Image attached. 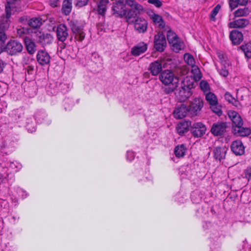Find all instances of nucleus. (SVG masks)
Instances as JSON below:
<instances>
[{"label": "nucleus", "instance_id": "1", "mask_svg": "<svg viewBox=\"0 0 251 251\" xmlns=\"http://www.w3.org/2000/svg\"><path fill=\"white\" fill-rule=\"evenodd\" d=\"M69 25L75 34V39L79 42H82L85 38V33L83 31L84 26L77 20H71L69 22Z\"/></svg>", "mask_w": 251, "mask_h": 251}, {"label": "nucleus", "instance_id": "2", "mask_svg": "<svg viewBox=\"0 0 251 251\" xmlns=\"http://www.w3.org/2000/svg\"><path fill=\"white\" fill-rule=\"evenodd\" d=\"M23 50L22 43L15 40H10L5 45V50L10 55H16Z\"/></svg>", "mask_w": 251, "mask_h": 251}, {"label": "nucleus", "instance_id": "3", "mask_svg": "<svg viewBox=\"0 0 251 251\" xmlns=\"http://www.w3.org/2000/svg\"><path fill=\"white\" fill-rule=\"evenodd\" d=\"M203 106V101L201 98H196L190 103L188 106L189 110V116L195 117L198 116Z\"/></svg>", "mask_w": 251, "mask_h": 251}, {"label": "nucleus", "instance_id": "4", "mask_svg": "<svg viewBox=\"0 0 251 251\" xmlns=\"http://www.w3.org/2000/svg\"><path fill=\"white\" fill-rule=\"evenodd\" d=\"M35 37L37 43L40 44L43 48L51 44L54 39L51 34L41 31L35 32Z\"/></svg>", "mask_w": 251, "mask_h": 251}, {"label": "nucleus", "instance_id": "5", "mask_svg": "<svg viewBox=\"0 0 251 251\" xmlns=\"http://www.w3.org/2000/svg\"><path fill=\"white\" fill-rule=\"evenodd\" d=\"M168 41L172 46L173 50L176 52L181 50V45L177 35L172 30H169L167 33Z\"/></svg>", "mask_w": 251, "mask_h": 251}, {"label": "nucleus", "instance_id": "6", "mask_svg": "<svg viewBox=\"0 0 251 251\" xmlns=\"http://www.w3.org/2000/svg\"><path fill=\"white\" fill-rule=\"evenodd\" d=\"M6 16H1L0 18V39L6 40L7 36L5 31L7 30L10 25L9 18L11 15V12L5 11Z\"/></svg>", "mask_w": 251, "mask_h": 251}, {"label": "nucleus", "instance_id": "7", "mask_svg": "<svg viewBox=\"0 0 251 251\" xmlns=\"http://www.w3.org/2000/svg\"><path fill=\"white\" fill-rule=\"evenodd\" d=\"M159 78L160 81L165 85H169L174 83L175 81L178 82V78L175 77L173 72L169 70L162 71L159 75Z\"/></svg>", "mask_w": 251, "mask_h": 251}, {"label": "nucleus", "instance_id": "8", "mask_svg": "<svg viewBox=\"0 0 251 251\" xmlns=\"http://www.w3.org/2000/svg\"><path fill=\"white\" fill-rule=\"evenodd\" d=\"M154 48L158 51L163 52L166 47V37L163 33L159 32L154 37Z\"/></svg>", "mask_w": 251, "mask_h": 251}, {"label": "nucleus", "instance_id": "9", "mask_svg": "<svg viewBox=\"0 0 251 251\" xmlns=\"http://www.w3.org/2000/svg\"><path fill=\"white\" fill-rule=\"evenodd\" d=\"M132 24H134L135 30L139 33H144L146 32L148 23L147 20L142 17H137L134 20H132Z\"/></svg>", "mask_w": 251, "mask_h": 251}, {"label": "nucleus", "instance_id": "10", "mask_svg": "<svg viewBox=\"0 0 251 251\" xmlns=\"http://www.w3.org/2000/svg\"><path fill=\"white\" fill-rule=\"evenodd\" d=\"M112 9L114 14L120 17L125 16L127 12L124 0H118L113 2Z\"/></svg>", "mask_w": 251, "mask_h": 251}, {"label": "nucleus", "instance_id": "11", "mask_svg": "<svg viewBox=\"0 0 251 251\" xmlns=\"http://www.w3.org/2000/svg\"><path fill=\"white\" fill-rule=\"evenodd\" d=\"M173 114L176 119H182L186 116H189V108L186 104H181L179 106L176 108Z\"/></svg>", "mask_w": 251, "mask_h": 251}, {"label": "nucleus", "instance_id": "12", "mask_svg": "<svg viewBox=\"0 0 251 251\" xmlns=\"http://www.w3.org/2000/svg\"><path fill=\"white\" fill-rule=\"evenodd\" d=\"M229 38L233 45L240 44L244 39L243 33L237 29L232 30L230 32Z\"/></svg>", "mask_w": 251, "mask_h": 251}, {"label": "nucleus", "instance_id": "13", "mask_svg": "<svg viewBox=\"0 0 251 251\" xmlns=\"http://www.w3.org/2000/svg\"><path fill=\"white\" fill-rule=\"evenodd\" d=\"M36 59L40 65L44 66L50 63V57L47 51L40 50L37 52Z\"/></svg>", "mask_w": 251, "mask_h": 251}, {"label": "nucleus", "instance_id": "14", "mask_svg": "<svg viewBox=\"0 0 251 251\" xmlns=\"http://www.w3.org/2000/svg\"><path fill=\"white\" fill-rule=\"evenodd\" d=\"M177 92H176V94L179 100L181 101H184L188 100L192 94L191 91L181 85L178 90H177Z\"/></svg>", "mask_w": 251, "mask_h": 251}, {"label": "nucleus", "instance_id": "15", "mask_svg": "<svg viewBox=\"0 0 251 251\" xmlns=\"http://www.w3.org/2000/svg\"><path fill=\"white\" fill-rule=\"evenodd\" d=\"M57 39L60 42H64L68 36V28L64 24L59 25L56 30Z\"/></svg>", "mask_w": 251, "mask_h": 251}, {"label": "nucleus", "instance_id": "16", "mask_svg": "<svg viewBox=\"0 0 251 251\" xmlns=\"http://www.w3.org/2000/svg\"><path fill=\"white\" fill-rule=\"evenodd\" d=\"M249 21L247 19L240 18L228 23L230 28H243L249 24Z\"/></svg>", "mask_w": 251, "mask_h": 251}, {"label": "nucleus", "instance_id": "17", "mask_svg": "<svg viewBox=\"0 0 251 251\" xmlns=\"http://www.w3.org/2000/svg\"><path fill=\"white\" fill-rule=\"evenodd\" d=\"M148 70L150 71L151 75L153 76H156L162 72V66L161 62L159 60H156L150 63Z\"/></svg>", "mask_w": 251, "mask_h": 251}, {"label": "nucleus", "instance_id": "18", "mask_svg": "<svg viewBox=\"0 0 251 251\" xmlns=\"http://www.w3.org/2000/svg\"><path fill=\"white\" fill-rule=\"evenodd\" d=\"M147 49L148 46L147 44L143 42H140L132 48L131 53L133 56H139L141 54L144 53L147 50Z\"/></svg>", "mask_w": 251, "mask_h": 251}, {"label": "nucleus", "instance_id": "19", "mask_svg": "<svg viewBox=\"0 0 251 251\" xmlns=\"http://www.w3.org/2000/svg\"><path fill=\"white\" fill-rule=\"evenodd\" d=\"M232 151L236 155H240L244 153V147L242 142L240 140H235L231 145Z\"/></svg>", "mask_w": 251, "mask_h": 251}, {"label": "nucleus", "instance_id": "20", "mask_svg": "<svg viewBox=\"0 0 251 251\" xmlns=\"http://www.w3.org/2000/svg\"><path fill=\"white\" fill-rule=\"evenodd\" d=\"M232 127L233 134L237 136L245 137L250 135L251 133V129L249 127L246 126Z\"/></svg>", "mask_w": 251, "mask_h": 251}, {"label": "nucleus", "instance_id": "21", "mask_svg": "<svg viewBox=\"0 0 251 251\" xmlns=\"http://www.w3.org/2000/svg\"><path fill=\"white\" fill-rule=\"evenodd\" d=\"M227 149L225 146L217 147L213 151L214 157L219 161L225 158Z\"/></svg>", "mask_w": 251, "mask_h": 251}, {"label": "nucleus", "instance_id": "22", "mask_svg": "<svg viewBox=\"0 0 251 251\" xmlns=\"http://www.w3.org/2000/svg\"><path fill=\"white\" fill-rule=\"evenodd\" d=\"M26 49L28 53L33 54L36 51V45L35 43L29 37L25 36L24 38Z\"/></svg>", "mask_w": 251, "mask_h": 251}, {"label": "nucleus", "instance_id": "23", "mask_svg": "<svg viewBox=\"0 0 251 251\" xmlns=\"http://www.w3.org/2000/svg\"><path fill=\"white\" fill-rule=\"evenodd\" d=\"M143 10H136L135 8H131L128 10L126 12L127 14L125 16L127 22L129 24H131L132 20H134L137 19L138 15H140L141 12Z\"/></svg>", "mask_w": 251, "mask_h": 251}, {"label": "nucleus", "instance_id": "24", "mask_svg": "<svg viewBox=\"0 0 251 251\" xmlns=\"http://www.w3.org/2000/svg\"><path fill=\"white\" fill-rule=\"evenodd\" d=\"M191 131L194 136L200 137L205 134V126H191Z\"/></svg>", "mask_w": 251, "mask_h": 251}, {"label": "nucleus", "instance_id": "25", "mask_svg": "<svg viewBox=\"0 0 251 251\" xmlns=\"http://www.w3.org/2000/svg\"><path fill=\"white\" fill-rule=\"evenodd\" d=\"M72 9V0H64L62 11L64 15L67 16L69 15Z\"/></svg>", "mask_w": 251, "mask_h": 251}, {"label": "nucleus", "instance_id": "26", "mask_svg": "<svg viewBox=\"0 0 251 251\" xmlns=\"http://www.w3.org/2000/svg\"><path fill=\"white\" fill-rule=\"evenodd\" d=\"M186 151L187 148L185 146L184 144H181L175 147L174 153L177 157L180 158L184 156Z\"/></svg>", "mask_w": 251, "mask_h": 251}, {"label": "nucleus", "instance_id": "27", "mask_svg": "<svg viewBox=\"0 0 251 251\" xmlns=\"http://www.w3.org/2000/svg\"><path fill=\"white\" fill-rule=\"evenodd\" d=\"M109 0H100L98 4V12L99 14L104 16L106 10V4Z\"/></svg>", "mask_w": 251, "mask_h": 251}, {"label": "nucleus", "instance_id": "28", "mask_svg": "<svg viewBox=\"0 0 251 251\" xmlns=\"http://www.w3.org/2000/svg\"><path fill=\"white\" fill-rule=\"evenodd\" d=\"M196 83V82L193 78L187 77L185 79L181 81V85L191 91L192 89L195 88Z\"/></svg>", "mask_w": 251, "mask_h": 251}, {"label": "nucleus", "instance_id": "29", "mask_svg": "<svg viewBox=\"0 0 251 251\" xmlns=\"http://www.w3.org/2000/svg\"><path fill=\"white\" fill-rule=\"evenodd\" d=\"M205 99L210 105H214L215 104H218L216 96L212 92H208L205 94Z\"/></svg>", "mask_w": 251, "mask_h": 251}, {"label": "nucleus", "instance_id": "30", "mask_svg": "<svg viewBox=\"0 0 251 251\" xmlns=\"http://www.w3.org/2000/svg\"><path fill=\"white\" fill-rule=\"evenodd\" d=\"M5 11L11 12L12 8H15L19 4L20 0H6Z\"/></svg>", "mask_w": 251, "mask_h": 251}, {"label": "nucleus", "instance_id": "31", "mask_svg": "<svg viewBox=\"0 0 251 251\" xmlns=\"http://www.w3.org/2000/svg\"><path fill=\"white\" fill-rule=\"evenodd\" d=\"M250 13V9L247 7L239 8L233 13L235 17L246 16Z\"/></svg>", "mask_w": 251, "mask_h": 251}, {"label": "nucleus", "instance_id": "32", "mask_svg": "<svg viewBox=\"0 0 251 251\" xmlns=\"http://www.w3.org/2000/svg\"><path fill=\"white\" fill-rule=\"evenodd\" d=\"M226 126H212L211 133L214 136H222L226 132Z\"/></svg>", "mask_w": 251, "mask_h": 251}, {"label": "nucleus", "instance_id": "33", "mask_svg": "<svg viewBox=\"0 0 251 251\" xmlns=\"http://www.w3.org/2000/svg\"><path fill=\"white\" fill-rule=\"evenodd\" d=\"M240 49L244 52L247 58H251V43H248L240 47Z\"/></svg>", "mask_w": 251, "mask_h": 251}, {"label": "nucleus", "instance_id": "34", "mask_svg": "<svg viewBox=\"0 0 251 251\" xmlns=\"http://www.w3.org/2000/svg\"><path fill=\"white\" fill-rule=\"evenodd\" d=\"M27 23L29 26L33 28H37L42 24L41 19L38 18L31 19L28 21Z\"/></svg>", "mask_w": 251, "mask_h": 251}, {"label": "nucleus", "instance_id": "35", "mask_svg": "<svg viewBox=\"0 0 251 251\" xmlns=\"http://www.w3.org/2000/svg\"><path fill=\"white\" fill-rule=\"evenodd\" d=\"M22 167V164L16 161L10 162L9 168L13 173L18 172L21 169Z\"/></svg>", "mask_w": 251, "mask_h": 251}, {"label": "nucleus", "instance_id": "36", "mask_svg": "<svg viewBox=\"0 0 251 251\" xmlns=\"http://www.w3.org/2000/svg\"><path fill=\"white\" fill-rule=\"evenodd\" d=\"M126 3L132 8L136 10H143V6L134 0H126Z\"/></svg>", "mask_w": 251, "mask_h": 251}, {"label": "nucleus", "instance_id": "37", "mask_svg": "<svg viewBox=\"0 0 251 251\" xmlns=\"http://www.w3.org/2000/svg\"><path fill=\"white\" fill-rule=\"evenodd\" d=\"M172 86L167 87L163 88V91L166 94L172 93L178 87V81H175L174 83H171Z\"/></svg>", "mask_w": 251, "mask_h": 251}, {"label": "nucleus", "instance_id": "38", "mask_svg": "<svg viewBox=\"0 0 251 251\" xmlns=\"http://www.w3.org/2000/svg\"><path fill=\"white\" fill-rule=\"evenodd\" d=\"M225 98L229 103H232L235 106H237V103L238 101L233 97L230 93L228 92H226L225 94Z\"/></svg>", "mask_w": 251, "mask_h": 251}, {"label": "nucleus", "instance_id": "39", "mask_svg": "<svg viewBox=\"0 0 251 251\" xmlns=\"http://www.w3.org/2000/svg\"><path fill=\"white\" fill-rule=\"evenodd\" d=\"M200 86L201 90L206 94V93L210 92V87L208 83L205 80H202L201 81Z\"/></svg>", "mask_w": 251, "mask_h": 251}, {"label": "nucleus", "instance_id": "40", "mask_svg": "<svg viewBox=\"0 0 251 251\" xmlns=\"http://www.w3.org/2000/svg\"><path fill=\"white\" fill-rule=\"evenodd\" d=\"M192 73L195 75V77L197 79H200L201 77V75L200 69L195 65L192 66Z\"/></svg>", "mask_w": 251, "mask_h": 251}, {"label": "nucleus", "instance_id": "41", "mask_svg": "<svg viewBox=\"0 0 251 251\" xmlns=\"http://www.w3.org/2000/svg\"><path fill=\"white\" fill-rule=\"evenodd\" d=\"M210 108L214 113L217 114L218 116H220L222 114L223 112L220 105L215 104L213 106L210 105Z\"/></svg>", "mask_w": 251, "mask_h": 251}, {"label": "nucleus", "instance_id": "42", "mask_svg": "<svg viewBox=\"0 0 251 251\" xmlns=\"http://www.w3.org/2000/svg\"><path fill=\"white\" fill-rule=\"evenodd\" d=\"M221 6L220 4H217L212 10L210 14V19L211 21H215V16L218 13Z\"/></svg>", "mask_w": 251, "mask_h": 251}, {"label": "nucleus", "instance_id": "43", "mask_svg": "<svg viewBox=\"0 0 251 251\" xmlns=\"http://www.w3.org/2000/svg\"><path fill=\"white\" fill-rule=\"evenodd\" d=\"M184 58L185 62L187 63L188 65L191 66H194L195 65V59L192 55L189 53L185 54Z\"/></svg>", "mask_w": 251, "mask_h": 251}, {"label": "nucleus", "instance_id": "44", "mask_svg": "<svg viewBox=\"0 0 251 251\" xmlns=\"http://www.w3.org/2000/svg\"><path fill=\"white\" fill-rule=\"evenodd\" d=\"M234 126H243V120L239 113L237 114L234 120L232 121Z\"/></svg>", "mask_w": 251, "mask_h": 251}, {"label": "nucleus", "instance_id": "45", "mask_svg": "<svg viewBox=\"0 0 251 251\" xmlns=\"http://www.w3.org/2000/svg\"><path fill=\"white\" fill-rule=\"evenodd\" d=\"M189 126H177L176 130L180 135H183L189 130Z\"/></svg>", "mask_w": 251, "mask_h": 251}, {"label": "nucleus", "instance_id": "46", "mask_svg": "<svg viewBox=\"0 0 251 251\" xmlns=\"http://www.w3.org/2000/svg\"><path fill=\"white\" fill-rule=\"evenodd\" d=\"M151 18L153 23L155 24L160 23L163 20L162 17L155 13H153V15H151Z\"/></svg>", "mask_w": 251, "mask_h": 251}, {"label": "nucleus", "instance_id": "47", "mask_svg": "<svg viewBox=\"0 0 251 251\" xmlns=\"http://www.w3.org/2000/svg\"><path fill=\"white\" fill-rule=\"evenodd\" d=\"M148 2L154 5L157 8H160L162 5V1L160 0H148Z\"/></svg>", "mask_w": 251, "mask_h": 251}, {"label": "nucleus", "instance_id": "48", "mask_svg": "<svg viewBox=\"0 0 251 251\" xmlns=\"http://www.w3.org/2000/svg\"><path fill=\"white\" fill-rule=\"evenodd\" d=\"M228 3L231 11L237 7L239 4L238 0H229Z\"/></svg>", "mask_w": 251, "mask_h": 251}, {"label": "nucleus", "instance_id": "49", "mask_svg": "<svg viewBox=\"0 0 251 251\" xmlns=\"http://www.w3.org/2000/svg\"><path fill=\"white\" fill-rule=\"evenodd\" d=\"M220 75L224 77H226L228 75V72L226 69L225 66H222L221 69L219 70Z\"/></svg>", "mask_w": 251, "mask_h": 251}, {"label": "nucleus", "instance_id": "50", "mask_svg": "<svg viewBox=\"0 0 251 251\" xmlns=\"http://www.w3.org/2000/svg\"><path fill=\"white\" fill-rule=\"evenodd\" d=\"M245 176L248 181H251V167L247 168L245 171Z\"/></svg>", "mask_w": 251, "mask_h": 251}, {"label": "nucleus", "instance_id": "51", "mask_svg": "<svg viewBox=\"0 0 251 251\" xmlns=\"http://www.w3.org/2000/svg\"><path fill=\"white\" fill-rule=\"evenodd\" d=\"M135 157L134 153L132 151H127L126 152V159L127 160L131 161L134 159Z\"/></svg>", "mask_w": 251, "mask_h": 251}, {"label": "nucleus", "instance_id": "52", "mask_svg": "<svg viewBox=\"0 0 251 251\" xmlns=\"http://www.w3.org/2000/svg\"><path fill=\"white\" fill-rule=\"evenodd\" d=\"M238 113V112L233 110H229L228 112V117L231 121L234 120Z\"/></svg>", "mask_w": 251, "mask_h": 251}, {"label": "nucleus", "instance_id": "53", "mask_svg": "<svg viewBox=\"0 0 251 251\" xmlns=\"http://www.w3.org/2000/svg\"><path fill=\"white\" fill-rule=\"evenodd\" d=\"M26 72L27 73V74L29 75H33L34 72V67L32 65H28L25 68Z\"/></svg>", "mask_w": 251, "mask_h": 251}, {"label": "nucleus", "instance_id": "54", "mask_svg": "<svg viewBox=\"0 0 251 251\" xmlns=\"http://www.w3.org/2000/svg\"><path fill=\"white\" fill-rule=\"evenodd\" d=\"M18 193L20 196H21L23 199L25 198L27 196V193L21 188H19L18 190Z\"/></svg>", "mask_w": 251, "mask_h": 251}, {"label": "nucleus", "instance_id": "55", "mask_svg": "<svg viewBox=\"0 0 251 251\" xmlns=\"http://www.w3.org/2000/svg\"><path fill=\"white\" fill-rule=\"evenodd\" d=\"M70 42L67 41L66 43H64V42H61L62 43L59 44V47L61 50L64 49L66 48L67 45L69 44L71 42H72L73 40V37L71 36L70 38Z\"/></svg>", "mask_w": 251, "mask_h": 251}, {"label": "nucleus", "instance_id": "56", "mask_svg": "<svg viewBox=\"0 0 251 251\" xmlns=\"http://www.w3.org/2000/svg\"><path fill=\"white\" fill-rule=\"evenodd\" d=\"M6 40L0 39V54L5 50V42Z\"/></svg>", "mask_w": 251, "mask_h": 251}, {"label": "nucleus", "instance_id": "57", "mask_svg": "<svg viewBox=\"0 0 251 251\" xmlns=\"http://www.w3.org/2000/svg\"><path fill=\"white\" fill-rule=\"evenodd\" d=\"M88 0H78L77 5L79 7H82L87 4Z\"/></svg>", "mask_w": 251, "mask_h": 251}, {"label": "nucleus", "instance_id": "58", "mask_svg": "<svg viewBox=\"0 0 251 251\" xmlns=\"http://www.w3.org/2000/svg\"><path fill=\"white\" fill-rule=\"evenodd\" d=\"M59 0H50V4L52 7H57Z\"/></svg>", "mask_w": 251, "mask_h": 251}, {"label": "nucleus", "instance_id": "59", "mask_svg": "<svg viewBox=\"0 0 251 251\" xmlns=\"http://www.w3.org/2000/svg\"><path fill=\"white\" fill-rule=\"evenodd\" d=\"M27 128H26V130L29 133H33V132H35L36 130V128L35 126H27Z\"/></svg>", "mask_w": 251, "mask_h": 251}, {"label": "nucleus", "instance_id": "60", "mask_svg": "<svg viewBox=\"0 0 251 251\" xmlns=\"http://www.w3.org/2000/svg\"><path fill=\"white\" fill-rule=\"evenodd\" d=\"M5 65L6 63H5L2 60H0V73L2 72Z\"/></svg>", "mask_w": 251, "mask_h": 251}, {"label": "nucleus", "instance_id": "61", "mask_svg": "<svg viewBox=\"0 0 251 251\" xmlns=\"http://www.w3.org/2000/svg\"><path fill=\"white\" fill-rule=\"evenodd\" d=\"M27 21V16H23V17H20L19 19V22L21 23H23V24L25 23Z\"/></svg>", "mask_w": 251, "mask_h": 251}, {"label": "nucleus", "instance_id": "62", "mask_svg": "<svg viewBox=\"0 0 251 251\" xmlns=\"http://www.w3.org/2000/svg\"><path fill=\"white\" fill-rule=\"evenodd\" d=\"M18 219L19 217L17 216H13L11 217V218L9 219V220L11 222L14 223Z\"/></svg>", "mask_w": 251, "mask_h": 251}, {"label": "nucleus", "instance_id": "63", "mask_svg": "<svg viewBox=\"0 0 251 251\" xmlns=\"http://www.w3.org/2000/svg\"><path fill=\"white\" fill-rule=\"evenodd\" d=\"M6 147V143L3 141H1V143H0V150H3L4 149H5Z\"/></svg>", "mask_w": 251, "mask_h": 251}, {"label": "nucleus", "instance_id": "64", "mask_svg": "<svg viewBox=\"0 0 251 251\" xmlns=\"http://www.w3.org/2000/svg\"><path fill=\"white\" fill-rule=\"evenodd\" d=\"M4 176L7 179H12L14 177V175L12 173H7Z\"/></svg>", "mask_w": 251, "mask_h": 251}]
</instances>
